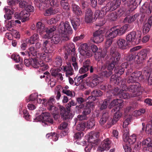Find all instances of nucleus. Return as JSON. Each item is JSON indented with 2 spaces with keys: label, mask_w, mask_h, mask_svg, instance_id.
<instances>
[{
  "label": "nucleus",
  "mask_w": 152,
  "mask_h": 152,
  "mask_svg": "<svg viewBox=\"0 0 152 152\" xmlns=\"http://www.w3.org/2000/svg\"><path fill=\"white\" fill-rule=\"evenodd\" d=\"M140 11L142 13H145L147 15L150 14L152 12L151 9L147 4H144L142 6Z\"/></svg>",
  "instance_id": "39"
},
{
  "label": "nucleus",
  "mask_w": 152,
  "mask_h": 152,
  "mask_svg": "<svg viewBox=\"0 0 152 152\" xmlns=\"http://www.w3.org/2000/svg\"><path fill=\"white\" fill-rule=\"evenodd\" d=\"M119 93L118 96L121 98L128 99L130 98L129 94L126 91H121V90Z\"/></svg>",
  "instance_id": "45"
},
{
  "label": "nucleus",
  "mask_w": 152,
  "mask_h": 152,
  "mask_svg": "<svg viewBox=\"0 0 152 152\" xmlns=\"http://www.w3.org/2000/svg\"><path fill=\"white\" fill-rule=\"evenodd\" d=\"M122 66L123 68H125V69H126V75H128L130 74L132 75V72L134 71L132 69V67L131 64H128V62H124L122 64Z\"/></svg>",
  "instance_id": "29"
},
{
  "label": "nucleus",
  "mask_w": 152,
  "mask_h": 152,
  "mask_svg": "<svg viewBox=\"0 0 152 152\" xmlns=\"http://www.w3.org/2000/svg\"><path fill=\"white\" fill-rule=\"evenodd\" d=\"M107 40L106 41L105 46L104 48L103 49L101 52L100 53V56H99V57H100L101 58H103L107 55V53L108 48L112 44V41L111 39H107Z\"/></svg>",
  "instance_id": "20"
},
{
  "label": "nucleus",
  "mask_w": 152,
  "mask_h": 152,
  "mask_svg": "<svg viewBox=\"0 0 152 152\" xmlns=\"http://www.w3.org/2000/svg\"><path fill=\"white\" fill-rule=\"evenodd\" d=\"M37 119L38 121H42L46 124H48L49 123L52 124L53 122V117L50 113L47 112L42 113L38 116Z\"/></svg>",
  "instance_id": "10"
},
{
  "label": "nucleus",
  "mask_w": 152,
  "mask_h": 152,
  "mask_svg": "<svg viewBox=\"0 0 152 152\" xmlns=\"http://www.w3.org/2000/svg\"><path fill=\"white\" fill-rule=\"evenodd\" d=\"M151 25L148 23H146L143 26V32L144 33H147L149 32Z\"/></svg>",
  "instance_id": "58"
},
{
  "label": "nucleus",
  "mask_w": 152,
  "mask_h": 152,
  "mask_svg": "<svg viewBox=\"0 0 152 152\" xmlns=\"http://www.w3.org/2000/svg\"><path fill=\"white\" fill-rule=\"evenodd\" d=\"M56 30V26H51L48 28H46V34L43 35V38L45 39H50L53 34V32Z\"/></svg>",
  "instance_id": "19"
},
{
  "label": "nucleus",
  "mask_w": 152,
  "mask_h": 152,
  "mask_svg": "<svg viewBox=\"0 0 152 152\" xmlns=\"http://www.w3.org/2000/svg\"><path fill=\"white\" fill-rule=\"evenodd\" d=\"M62 59L61 57L57 56L55 58L54 66L57 67H60L62 64Z\"/></svg>",
  "instance_id": "41"
},
{
  "label": "nucleus",
  "mask_w": 152,
  "mask_h": 152,
  "mask_svg": "<svg viewBox=\"0 0 152 152\" xmlns=\"http://www.w3.org/2000/svg\"><path fill=\"white\" fill-rule=\"evenodd\" d=\"M129 129L126 128L124 132L123 137V140L129 144H132L136 141V136L134 134L129 136Z\"/></svg>",
  "instance_id": "9"
},
{
  "label": "nucleus",
  "mask_w": 152,
  "mask_h": 152,
  "mask_svg": "<svg viewBox=\"0 0 152 152\" xmlns=\"http://www.w3.org/2000/svg\"><path fill=\"white\" fill-rule=\"evenodd\" d=\"M145 109H140L138 110H135L134 112V115L136 116H138L140 115L142 113H144L145 112Z\"/></svg>",
  "instance_id": "63"
},
{
  "label": "nucleus",
  "mask_w": 152,
  "mask_h": 152,
  "mask_svg": "<svg viewBox=\"0 0 152 152\" xmlns=\"http://www.w3.org/2000/svg\"><path fill=\"white\" fill-rule=\"evenodd\" d=\"M58 30L63 40L66 41L69 39V35L72 34V30L69 22L65 21L61 24Z\"/></svg>",
  "instance_id": "3"
},
{
  "label": "nucleus",
  "mask_w": 152,
  "mask_h": 152,
  "mask_svg": "<svg viewBox=\"0 0 152 152\" xmlns=\"http://www.w3.org/2000/svg\"><path fill=\"white\" fill-rule=\"evenodd\" d=\"M68 0H62L60 2L61 7L66 11H68L70 10L69 5L68 2Z\"/></svg>",
  "instance_id": "43"
},
{
  "label": "nucleus",
  "mask_w": 152,
  "mask_h": 152,
  "mask_svg": "<svg viewBox=\"0 0 152 152\" xmlns=\"http://www.w3.org/2000/svg\"><path fill=\"white\" fill-rule=\"evenodd\" d=\"M28 56L29 57L36 56L37 54V52L33 47H31L28 49Z\"/></svg>",
  "instance_id": "47"
},
{
  "label": "nucleus",
  "mask_w": 152,
  "mask_h": 152,
  "mask_svg": "<svg viewBox=\"0 0 152 152\" xmlns=\"http://www.w3.org/2000/svg\"><path fill=\"white\" fill-rule=\"evenodd\" d=\"M60 10L59 8H56L54 7H51L47 9L44 13L45 16H49L56 14Z\"/></svg>",
  "instance_id": "23"
},
{
  "label": "nucleus",
  "mask_w": 152,
  "mask_h": 152,
  "mask_svg": "<svg viewBox=\"0 0 152 152\" xmlns=\"http://www.w3.org/2000/svg\"><path fill=\"white\" fill-rule=\"evenodd\" d=\"M39 35L37 34H34L32 35L29 39H27L26 41H28L30 44L32 45L35 42H37L39 40Z\"/></svg>",
  "instance_id": "37"
},
{
  "label": "nucleus",
  "mask_w": 152,
  "mask_h": 152,
  "mask_svg": "<svg viewBox=\"0 0 152 152\" xmlns=\"http://www.w3.org/2000/svg\"><path fill=\"white\" fill-rule=\"evenodd\" d=\"M86 123L85 122H82L79 124L77 126L76 129L78 131H82L84 130L86 126Z\"/></svg>",
  "instance_id": "48"
},
{
  "label": "nucleus",
  "mask_w": 152,
  "mask_h": 152,
  "mask_svg": "<svg viewBox=\"0 0 152 152\" xmlns=\"http://www.w3.org/2000/svg\"><path fill=\"white\" fill-rule=\"evenodd\" d=\"M151 50L149 48L142 49L137 53V56L138 59L141 62L147 58L151 55Z\"/></svg>",
  "instance_id": "8"
},
{
  "label": "nucleus",
  "mask_w": 152,
  "mask_h": 152,
  "mask_svg": "<svg viewBox=\"0 0 152 152\" xmlns=\"http://www.w3.org/2000/svg\"><path fill=\"white\" fill-rule=\"evenodd\" d=\"M43 102H46L47 108L48 110L50 111L51 112H53V113H55V112L57 111V108L54 105V104L55 102V99L54 97L51 96L48 100L44 99Z\"/></svg>",
  "instance_id": "11"
},
{
  "label": "nucleus",
  "mask_w": 152,
  "mask_h": 152,
  "mask_svg": "<svg viewBox=\"0 0 152 152\" xmlns=\"http://www.w3.org/2000/svg\"><path fill=\"white\" fill-rule=\"evenodd\" d=\"M151 70L150 69H148V67H146L143 69L144 74L147 77L149 78V77H151Z\"/></svg>",
  "instance_id": "60"
},
{
  "label": "nucleus",
  "mask_w": 152,
  "mask_h": 152,
  "mask_svg": "<svg viewBox=\"0 0 152 152\" xmlns=\"http://www.w3.org/2000/svg\"><path fill=\"white\" fill-rule=\"evenodd\" d=\"M45 52V53H42L41 55V58L46 62H49L51 60L50 52L49 51Z\"/></svg>",
  "instance_id": "38"
},
{
  "label": "nucleus",
  "mask_w": 152,
  "mask_h": 152,
  "mask_svg": "<svg viewBox=\"0 0 152 152\" xmlns=\"http://www.w3.org/2000/svg\"><path fill=\"white\" fill-rule=\"evenodd\" d=\"M82 54L83 56H86L87 58H89L91 57L92 55V52L91 50L89 49L86 51L85 50L83 51Z\"/></svg>",
  "instance_id": "59"
},
{
  "label": "nucleus",
  "mask_w": 152,
  "mask_h": 152,
  "mask_svg": "<svg viewBox=\"0 0 152 152\" xmlns=\"http://www.w3.org/2000/svg\"><path fill=\"white\" fill-rule=\"evenodd\" d=\"M18 2L19 3V5L20 7L25 9L28 4L26 0H18Z\"/></svg>",
  "instance_id": "53"
},
{
  "label": "nucleus",
  "mask_w": 152,
  "mask_h": 152,
  "mask_svg": "<svg viewBox=\"0 0 152 152\" xmlns=\"http://www.w3.org/2000/svg\"><path fill=\"white\" fill-rule=\"evenodd\" d=\"M51 39V43L55 44H57L59 43L61 40V38L60 36L58 34H55L52 36Z\"/></svg>",
  "instance_id": "46"
},
{
  "label": "nucleus",
  "mask_w": 152,
  "mask_h": 152,
  "mask_svg": "<svg viewBox=\"0 0 152 152\" xmlns=\"http://www.w3.org/2000/svg\"><path fill=\"white\" fill-rule=\"evenodd\" d=\"M150 140V139H146L143 140L141 142V145L144 150L146 151L148 150V148H149L150 142L149 140Z\"/></svg>",
  "instance_id": "44"
},
{
  "label": "nucleus",
  "mask_w": 152,
  "mask_h": 152,
  "mask_svg": "<svg viewBox=\"0 0 152 152\" xmlns=\"http://www.w3.org/2000/svg\"><path fill=\"white\" fill-rule=\"evenodd\" d=\"M139 16V14H136L132 16L127 15L124 20V22L125 23H131L134 21Z\"/></svg>",
  "instance_id": "35"
},
{
  "label": "nucleus",
  "mask_w": 152,
  "mask_h": 152,
  "mask_svg": "<svg viewBox=\"0 0 152 152\" xmlns=\"http://www.w3.org/2000/svg\"><path fill=\"white\" fill-rule=\"evenodd\" d=\"M121 4L119 1L113 0L108 2L106 6L102 8L101 11L104 15L109 12H112L116 10L120 6Z\"/></svg>",
  "instance_id": "5"
},
{
  "label": "nucleus",
  "mask_w": 152,
  "mask_h": 152,
  "mask_svg": "<svg viewBox=\"0 0 152 152\" xmlns=\"http://www.w3.org/2000/svg\"><path fill=\"white\" fill-rule=\"evenodd\" d=\"M63 71L66 72V77H69L74 74V71L70 62H67V65L63 66Z\"/></svg>",
  "instance_id": "21"
},
{
  "label": "nucleus",
  "mask_w": 152,
  "mask_h": 152,
  "mask_svg": "<svg viewBox=\"0 0 152 152\" xmlns=\"http://www.w3.org/2000/svg\"><path fill=\"white\" fill-rule=\"evenodd\" d=\"M136 56V54H133V53H131L128 55L126 58L127 61L126 62H128V64H129V62H130V63H132V62H133Z\"/></svg>",
  "instance_id": "54"
},
{
  "label": "nucleus",
  "mask_w": 152,
  "mask_h": 152,
  "mask_svg": "<svg viewBox=\"0 0 152 152\" xmlns=\"http://www.w3.org/2000/svg\"><path fill=\"white\" fill-rule=\"evenodd\" d=\"M136 33L135 31L130 32L126 36V39L128 43H134L136 44H138L139 41L137 42Z\"/></svg>",
  "instance_id": "18"
},
{
  "label": "nucleus",
  "mask_w": 152,
  "mask_h": 152,
  "mask_svg": "<svg viewBox=\"0 0 152 152\" xmlns=\"http://www.w3.org/2000/svg\"><path fill=\"white\" fill-rule=\"evenodd\" d=\"M72 106L68 103L66 105V108L63 106H59L61 118L64 120H68L73 117V115L70 112Z\"/></svg>",
  "instance_id": "4"
},
{
  "label": "nucleus",
  "mask_w": 152,
  "mask_h": 152,
  "mask_svg": "<svg viewBox=\"0 0 152 152\" xmlns=\"http://www.w3.org/2000/svg\"><path fill=\"white\" fill-rule=\"evenodd\" d=\"M143 90V87L141 86V84L139 83L131 85L128 86V91L132 93L131 95V96L132 97L138 96V92H142Z\"/></svg>",
  "instance_id": "7"
},
{
  "label": "nucleus",
  "mask_w": 152,
  "mask_h": 152,
  "mask_svg": "<svg viewBox=\"0 0 152 152\" xmlns=\"http://www.w3.org/2000/svg\"><path fill=\"white\" fill-rule=\"evenodd\" d=\"M24 63L26 66H31L35 68H38L41 67L40 69L43 71L46 70L48 68V65L45 64L42 61H38L36 56H31V57H29L28 58L25 59Z\"/></svg>",
  "instance_id": "2"
},
{
  "label": "nucleus",
  "mask_w": 152,
  "mask_h": 152,
  "mask_svg": "<svg viewBox=\"0 0 152 152\" xmlns=\"http://www.w3.org/2000/svg\"><path fill=\"white\" fill-rule=\"evenodd\" d=\"M124 105L122 100L116 99L112 101L108 106V108L110 109L114 107L112 110L111 112H113L117 111V110H119Z\"/></svg>",
  "instance_id": "6"
},
{
  "label": "nucleus",
  "mask_w": 152,
  "mask_h": 152,
  "mask_svg": "<svg viewBox=\"0 0 152 152\" xmlns=\"http://www.w3.org/2000/svg\"><path fill=\"white\" fill-rule=\"evenodd\" d=\"M85 105L84 104H80L79 105H77L75 107V109L76 111L79 113H82L83 111Z\"/></svg>",
  "instance_id": "61"
},
{
  "label": "nucleus",
  "mask_w": 152,
  "mask_h": 152,
  "mask_svg": "<svg viewBox=\"0 0 152 152\" xmlns=\"http://www.w3.org/2000/svg\"><path fill=\"white\" fill-rule=\"evenodd\" d=\"M142 73L140 71L135 70L132 72V75L138 81L140 80V78L142 75Z\"/></svg>",
  "instance_id": "52"
},
{
  "label": "nucleus",
  "mask_w": 152,
  "mask_h": 152,
  "mask_svg": "<svg viewBox=\"0 0 152 152\" xmlns=\"http://www.w3.org/2000/svg\"><path fill=\"white\" fill-rule=\"evenodd\" d=\"M14 15L16 19L21 20L22 22H24L29 19L30 13L25 10H23L19 13L15 12Z\"/></svg>",
  "instance_id": "12"
},
{
  "label": "nucleus",
  "mask_w": 152,
  "mask_h": 152,
  "mask_svg": "<svg viewBox=\"0 0 152 152\" xmlns=\"http://www.w3.org/2000/svg\"><path fill=\"white\" fill-rule=\"evenodd\" d=\"M94 106L95 104L94 102L91 101L86 102L82 112V114L87 116L91 113L92 110L94 107Z\"/></svg>",
  "instance_id": "16"
},
{
  "label": "nucleus",
  "mask_w": 152,
  "mask_h": 152,
  "mask_svg": "<svg viewBox=\"0 0 152 152\" xmlns=\"http://www.w3.org/2000/svg\"><path fill=\"white\" fill-rule=\"evenodd\" d=\"M108 98L105 99L101 104L100 109L101 110H103L106 109L110 104V96H108Z\"/></svg>",
  "instance_id": "40"
},
{
  "label": "nucleus",
  "mask_w": 152,
  "mask_h": 152,
  "mask_svg": "<svg viewBox=\"0 0 152 152\" xmlns=\"http://www.w3.org/2000/svg\"><path fill=\"white\" fill-rule=\"evenodd\" d=\"M142 0H122L123 2H125L124 4L126 6L129 7L134 10L140 4Z\"/></svg>",
  "instance_id": "13"
},
{
  "label": "nucleus",
  "mask_w": 152,
  "mask_h": 152,
  "mask_svg": "<svg viewBox=\"0 0 152 152\" xmlns=\"http://www.w3.org/2000/svg\"><path fill=\"white\" fill-rule=\"evenodd\" d=\"M128 24H126L120 28H117V27H114V28H115V29L116 32H117V35H121L124 34L128 28Z\"/></svg>",
  "instance_id": "33"
},
{
  "label": "nucleus",
  "mask_w": 152,
  "mask_h": 152,
  "mask_svg": "<svg viewBox=\"0 0 152 152\" xmlns=\"http://www.w3.org/2000/svg\"><path fill=\"white\" fill-rule=\"evenodd\" d=\"M111 142L109 139L107 138L102 142L101 145L98 147V149L101 151L109 150L111 146Z\"/></svg>",
  "instance_id": "17"
},
{
  "label": "nucleus",
  "mask_w": 152,
  "mask_h": 152,
  "mask_svg": "<svg viewBox=\"0 0 152 152\" xmlns=\"http://www.w3.org/2000/svg\"><path fill=\"white\" fill-rule=\"evenodd\" d=\"M110 115V113L108 112L104 111L99 121L100 124L102 125H104L108 120Z\"/></svg>",
  "instance_id": "30"
},
{
  "label": "nucleus",
  "mask_w": 152,
  "mask_h": 152,
  "mask_svg": "<svg viewBox=\"0 0 152 152\" xmlns=\"http://www.w3.org/2000/svg\"><path fill=\"white\" fill-rule=\"evenodd\" d=\"M122 80V78L121 77L114 74L112 75L110 79L111 83L115 84H118L120 82H121Z\"/></svg>",
  "instance_id": "34"
},
{
  "label": "nucleus",
  "mask_w": 152,
  "mask_h": 152,
  "mask_svg": "<svg viewBox=\"0 0 152 152\" xmlns=\"http://www.w3.org/2000/svg\"><path fill=\"white\" fill-rule=\"evenodd\" d=\"M94 19L93 16H85V21L87 23H92Z\"/></svg>",
  "instance_id": "62"
},
{
  "label": "nucleus",
  "mask_w": 152,
  "mask_h": 152,
  "mask_svg": "<svg viewBox=\"0 0 152 152\" xmlns=\"http://www.w3.org/2000/svg\"><path fill=\"white\" fill-rule=\"evenodd\" d=\"M116 48L111 47L110 50L109 55L111 56L109 58L108 55L103 58H101L106 62L103 64L102 62L98 61L97 65L99 69L102 71L99 74L102 77L107 78L109 77L113 72L115 66L117 64L121 58V54L116 50Z\"/></svg>",
  "instance_id": "1"
},
{
  "label": "nucleus",
  "mask_w": 152,
  "mask_h": 152,
  "mask_svg": "<svg viewBox=\"0 0 152 152\" xmlns=\"http://www.w3.org/2000/svg\"><path fill=\"white\" fill-rule=\"evenodd\" d=\"M93 41L94 42L98 43L102 42L104 39V36L103 35H100L99 37L95 36V37H93Z\"/></svg>",
  "instance_id": "50"
},
{
  "label": "nucleus",
  "mask_w": 152,
  "mask_h": 152,
  "mask_svg": "<svg viewBox=\"0 0 152 152\" xmlns=\"http://www.w3.org/2000/svg\"><path fill=\"white\" fill-rule=\"evenodd\" d=\"M89 80V86L93 88L96 86L101 82L100 78L97 75L94 74L88 77Z\"/></svg>",
  "instance_id": "14"
},
{
  "label": "nucleus",
  "mask_w": 152,
  "mask_h": 152,
  "mask_svg": "<svg viewBox=\"0 0 152 152\" xmlns=\"http://www.w3.org/2000/svg\"><path fill=\"white\" fill-rule=\"evenodd\" d=\"M125 70V68L123 67L122 64L121 66L120 67L119 69H117L116 67H115V68H114L113 69V72L114 71L115 73L117 74L118 76L119 75L120 76L124 73ZM113 73V72L112 74Z\"/></svg>",
  "instance_id": "42"
},
{
  "label": "nucleus",
  "mask_w": 152,
  "mask_h": 152,
  "mask_svg": "<svg viewBox=\"0 0 152 152\" xmlns=\"http://www.w3.org/2000/svg\"><path fill=\"white\" fill-rule=\"evenodd\" d=\"M117 44L119 48L121 50H125L128 48L130 46V44L127 41L120 38L117 41Z\"/></svg>",
  "instance_id": "22"
},
{
  "label": "nucleus",
  "mask_w": 152,
  "mask_h": 152,
  "mask_svg": "<svg viewBox=\"0 0 152 152\" xmlns=\"http://www.w3.org/2000/svg\"><path fill=\"white\" fill-rule=\"evenodd\" d=\"M118 18L117 12H114L109 14L108 18L111 21H115Z\"/></svg>",
  "instance_id": "51"
},
{
  "label": "nucleus",
  "mask_w": 152,
  "mask_h": 152,
  "mask_svg": "<svg viewBox=\"0 0 152 152\" xmlns=\"http://www.w3.org/2000/svg\"><path fill=\"white\" fill-rule=\"evenodd\" d=\"M114 27L111 28L110 31H107L105 34V37L107 39H112L116 37L117 35V32Z\"/></svg>",
  "instance_id": "24"
},
{
  "label": "nucleus",
  "mask_w": 152,
  "mask_h": 152,
  "mask_svg": "<svg viewBox=\"0 0 152 152\" xmlns=\"http://www.w3.org/2000/svg\"><path fill=\"white\" fill-rule=\"evenodd\" d=\"M99 135L100 133L99 132L94 133L93 132H91L89 135L88 142L90 143L97 145L100 142V140L99 139Z\"/></svg>",
  "instance_id": "15"
},
{
  "label": "nucleus",
  "mask_w": 152,
  "mask_h": 152,
  "mask_svg": "<svg viewBox=\"0 0 152 152\" xmlns=\"http://www.w3.org/2000/svg\"><path fill=\"white\" fill-rule=\"evenodd\" d=\"M36 27L37 31L40 35H42L44 33L46 28L43 23L40 22H39L37 23Z\"/></svg>",
  "instance_id": "32"
},
{
  "label": "nucleus",
  "mask_w": 152,
  "mask_h": 152,
  "mask_svg": "<svg viewBox=\"0 0 152 152\" xmlns=\"http://www.w3.org/2000/svg\"><path fill=\"white\" fill-rule=\"evenodd\" d=\"M138 81L134 77L131 75L129 77L127 80V82L128 83H138Z\"/></svg>",
  "instance_id": "55"
},
{
  "label": "nucleus",
  "mask_w": 152,
  "mask_h": 152,
  "mask_svg": "<svg viewBox=\"0 0 152 152\" xmlns=\"http://www.w3.org/2000/svg\"><path fill=\"white\" fill-rule=\"evenodd\" d=\"M4 10L5 13L4 16V18L8 20L11 19L12 18V15L14 12V10L12 8V9H10L8 7H5Z\"/></svg>",
  "instance_id": "27"
},
{
  "label": "nucleus",
  "mask_w": 152,
  "mask_h": 152,
  "mask_svg": "<svg viewBox=\"0 0 152 152\" xmlns=\"http://www.w3.org/2000/svg\"><path fill=\"white\" fill-rule=\"evenodd\" d=\"M72 11L73 13L77 16H81L82 12L80 7L78 5L74 3H72Z\"/></svg>",
  "instance_id": "28"
},
{
  "label": "nucleus",
  "mask_w": 152,
  "mask_h": 152,
  "mask_svg": "<svg viewBox=\"0 0 152 152\" xmlns=\"http://www.w3.org/2000/svg\"><path fill=\"white\" fill-rule=\"evenodd\" d=\"M71 22L73 28L76 30L80 24V20L79 16H77L71 20Z\"/></svg>",
  "instance_id": "31"
},
{
  "label": "nucleus",
  "mask_w": 152,
  "mask_h": 152,
  "mask_svg": "<svg viewBox=\"0 0 152 152\" xmlns=\"http://www.w3.org/2000/svg\"><path fill=\"white\" fill-rule=\"evenodd\" d=\"M65 48L66 52H67L69 55L75 53V45L73 43H71L67 44Z\"/></svg>",
  "instance_id": "25"
},
{
  "label": "nucleus",
  "mask_w": 152,
  "mask_h": 152,
  "mask_svg": "<svg viewBox=\"0 0 152 152\" xmlns=\"http://www.w3.org/2000/svg\"><path fill=\"white\" fill-rule=\"evenodd\" d=\"M145 132L147 134L152 135V122L151 124H148L147 125Z\"/></svg>",
  "instance_id": "57"
},
{
  "label": "nucleus",
  "mask_w": 152,
  "mask_h": 152,
  "mask_svg": "<svg viewBox=\"0 0 152 152\" xmlns=\"http://www.w3.org/2000/svg\"><path fill=\"white\" fill-rule=\"evenodd\" d=\"M130 13L129 9L126 10L125 8H122L119 9L117 13L118 16L119 17L122 16H125L129 15Z\"/></svg>",
  "instance_id": "36"
},
{
  "label": "nucleus",
  "mask_w": 152,
  "mask_h": 152,
  "mask_svg": "<svg viewBox=\"0 0 152 152\" xmlns=\"http://www.w3.org/2000/svg\"><path fill=\"white\" fill-rule=\"evenodd\" d=\"M103 92L100 90L96 89L93 91L91 93V96L89 97V99L94 101L96 99L97 97L101 96Z\"/></svg>",
  "instance_id": "26"
},
{
  "label": "nucleus",
  "mask_w": 152,
  "mask_h": 152,
  "mask_svg": "<svg viewBox=\"0 0 152 152\" xmlns=\"http://www.w3.org/2000/svg\"><path fill=\"white\" fill-rule=\"evenodd\" d=\"M49 41L48 40H45L43 41V42L42 44V48L45 51H49L48 50V48L49 45Z\"/></svg>",
  "instance_id": "56"
},
{
  "label": "nucleus",
  "mask_w": 152,
  "mask_h": 152,
  "mask_svg": "<svg viewBox=\"0 0 152 152\" xmlns=\"http://www.w3.org/2000/svg\"><path fill=\"white\" fill-rule=\"evenodd\" d=\"M95 125V120L93 119H91L88 121L87 126L89 129H91Z\"/></svg>",
  "instance_id": "64"
},
{
  "label": "nucleus",
  "mask_w": 152,
  "mask_h": 152,
  "mask_svg": "<svg viewBox=\"0 0 152 152\" xmlns=\"http://www.w3.org/2000/svg\"><path fill=\"white\" fill-rule=\"evenodd\" d=\"M122 115V113L119 110H118V112L115 113L113 118L114 121V122H113V123H116L120 119Z\"/></svg>",
  "instance_id": "49"
}]
</instances>
